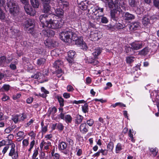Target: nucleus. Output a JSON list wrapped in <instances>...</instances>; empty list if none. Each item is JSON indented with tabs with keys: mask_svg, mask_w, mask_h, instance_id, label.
Here are the masks:
<instances>
[{
	"mask_svg": "<svg viewBox=\"0 0 159 159\" xmlns=\"http://www.w3.org/2000/svg\"><path fill=\"white\" fill-rule=\"evenodd\" d=\"M40 21L43 23V27H47L52 29H57L61 28L63 22L61 20L56 16H54L51 14H45L40 16Z\"/></svg>",
	"mask_w": 159,
	"mask_h": 159,
	"instance_id": "1",
	"label": "nucleus"
},
{
	"mask_svg": "<svg viewBox=\"0 0 159 159\" xmlns=\"http://www.w3.org/2000/svg\"><path fill=\"white\" fill-rule=\"evenodd\" d=\"M79 7L83 10H86L88 8V14L91 19L99 21L102 16V13L103 10L102 8L96 6L93 4L87 5L85 2L78 4Z\"/></svg>",
	"mask_w": 159,
	"mask_h": 159,
	"instance_id": "2",
	"label": "nucleus"
},
{
	"mask_svg": "<svg viewBox=\"0 0 159 159\" xmlns=\"http://www.w3.org/2000/svg\"><path fill=\"white\" fill-rule=\"evenodd\" d=\"M106 5L108 6L109 8H113L115 7V9L111 11V15L112 19L115 21L118 20V18L116 16V13L117 12L120 6V3L118 0H105Z\"/></svg>",
	"mask_w": 159,
	"mask_h": 159,
	"instance_id": "3",
	"label": "nucleus"
},
{
	"mask_svg": "<svg viewBox=\"0 0 159 159\" xmlns=\"http://www.w3.org/2000/svg\"><path fill=\"white\" fill-rule=\"evenodd\" d=\"M7 4L9 8V12L14 15H15L19 12V6L16 0H7Z\"/></svg>",
	"mask_w": 159,
	"mask_h": 159,
	"instance_id": "4",
	"label": "nucleus"
},
{
	"mask_svg": "<svg viewBox=\"0 0 159 159\" xmlns=\"http://www.w3.org/2000/svg\"><path fill=\"white\" fill-rule=\"evenodd\" d=\"M72 30L67 29L63 31L61 34V39L65 42H71V35Z\"/></svg>",
	"mask_w": 159,
	"mask_h": 159,
	"instance_id": "5",
	"label": "nucleus"
},
{
	"mask_svg": "<svg viewBox=\"0 0 159 159\" xmlns=\"http://www.w3.org/2000/svg\"><path fill=\"white\" fill-rule=\"evenodd\" d=\"M102 35L100 32L95 31L91 32L89 38L91 40H97L101 38Z\"/></svg>",
	"mask_w": 159,
	"mask_h": 159,
	"instance_id": "6",
	"label": "nucleus"
},
{
	"mask_svg": "<svg viewBox=\"0 0 159 159\" xmlns=\"http://www.w3.org/2000/svg\"><path fill=\"white\" fill-rule=\"evenodd\" d=\"M35 21L34 20L29 19L25 20L23 23V26L25 30H27L30 26H34Z\"/></svg>",
	"mask_w": 159,
	"mask_h": 159,
	"instance_id": "7",
	"label": "nucleus"
},
{
	"mask_svg": "<svg viewBox=\"0 0 159 159\" xmlns=\"http://www.w3.org/2000/svg\"><path fill=\"white\" fill-rule=\"evenodd\" d=\"M15 144L14 143L11 144V149L9 153V155L13 159H17L18 157V152L15 151Z\"/></svg>",
	"mask_w": 159,
	"mask_h": 159,
	"instance_id": "8",
	"label": "nucleus"
},
{
	"mask_svg": "<svg viewBox=\"0 0 159 159\" xmlns=\"http://www.w3.org/2000/svg\"><path fill=\"white\" fill-rule=\"evenodd\" d=\"M67 148V144L66 143L61 141L59 142L58 145V148L59 150L64 153L65 154H67L68 152L66 151Z\"/></svg>",
	"mask_w": 159,
	"mask_h": 159,
	"instance_id": "9",
	"label": "nucleus"
},
{
	"mask_svg": "<svg viewBox=\"0 0 159 159\" xmlns=\"http://www.w3.org/2000/svg\"><path fill=\"white\" fill-rule=\"evenodd\" d=\"M24 9L26 12L29 15L34 16L36 14V11L35 10L33 9L30 6L28 5H25Z\"/></svg>",
	"mask_w": 159,
	"mask_h": 159,
	"instance_id": "10",
	"label": "nucleus"
},
{
	"mask_svg": "<svg viewBox=\"0 0 159 159\" xmlns=\"http://www.w3.org/2000/svg\"><path fill=\"white\" fill-rule=\"evenodd\" d=\"M142 43L140 41L135 42L131 44L132 48L135 50H137L141 48L142 47Z\"/></svg>",
	"mask_w": 159,
	"mask_h": 159,
	"instance_id": "11",
	"label": "nucleus"
},
{
	"mask_svg": "<svg viewBox=\"0 0 159 159\" xmlns=\"http://www.w3.org/2000/svg\"><path fill=\"white\" fill-rule=\"evenodd\" d=\"M67 0H57V5L60 8H64L67 7L68 6L69 3L66 1Z\"/></svg>",
	"mask_w": 159,
	"mask_h": 159,
	"instance_id": "12",
	"label": "nucleus"
},
{
	"mask_svg": "<svg viewBox=\"0 0 159 159\" xmlns=\"http://www.w3.org/2000/svg\"><path fill=\"white\" fill-rule=\"evenodd\" d=\"M129 28L130 30H137L140 28V23L138 21L133 22L130 24Z\"/></svg>",
	"mask_w": 159,
	"mask_h": 159,
	"instance_id": "13",
	"label": "nucleus"
},
{
	"mask_svg": "<svg viewBox=\"0 0 159 159\" xmlns=\"http://www.w3.org/2000/svg\"><path fill=\"white\" fill-rule=\"evenodd\" d=\"M135 17V16L134 15L130 14L128 12H125L123 16L124 19L126 20H134Z\"/></svg>",
	"mask_w": 159,
	"mask_h": 159,
	"instance_id": "14",
	"label": "nucleus"
},
{
	"mask_svg": "<svg viewBox=\"0 0 159 159\" xmlns=\"http://www.w3.org/2000/svg\"><path fill=\"white\" fill-rule=\"evenodd\" d=\"M88 125L85 123L82 124L80 127V131L83 134H85L88 131Z\"/></svg>",
	"mask_w": 159,
	"mask_h": 159,
	"instance_id": "15",
	"label": "nucleus"
},
{
	"mask_svg": "<svg viewBox=\"0 0 159 159\" xmlns=\"http://www.w3.org/2000/svg\"><path fill=\"white\" fill-rule=\"evenodd\" d=\"M49 3H42L43 7V11L44 13H49L51 7L49 5Z\"/></svg>",
	"mask_w": 159,
	"mask_h": 159,
	"instance_id": "16",
	"label": "nucleus"
},
{
	"mask_svg": "<svg viewBox=\"0 0 159 159\" xmlns=\"http://www.w3.org/2000/svg\"><path fill=\"white\" fill-rule=\"evenodd\" d=\"M91 59L90 61H88V57L85 58L84 59L85 62L87 63H91L94 66L97 65L98 63V61L94 60L92 58H91Z\"/></svg>",
	"mask_w": 159,
	"mask_h": 159,
	"instance_id": "17",
	"label": "nucleus"
},
{
	"mask_svg": "<svg viewBox=\"0 0 159 159\" xmlns=\"http://www.w3.org/2000/svg\"><path fill=\"white\" fill-rule=\"evenodd\" d=\"M63 64V62L61 60H57L54 62L53 66L54 67L57 69L61 67L62 66Z\"/></svg>",
	"mask_w": 159,
	"mask_h": 159,
	"instance_id": "18",
	"label": "nucleus"
},
{
	"mask_svg": "<svg viewBox=\"0 0 159 159\" xmlns=\"http://www.w3.org/2000/svg\"><path fill=\"white\" fill-rule=\"evenodd\" d=\"M43 32L45 35L48 36H53L55 34V32L52 30H48L47 31L43 30Z\"/></svg>",
	"mask_w": 159,
	"mask_h": 159,
	"instance_id": "19",
	"label": "nucleus"
},
{
	"mask_svg": "<svg viewBox=\"0 0 159 159\" xmlns=\"http://www.w3.org/2000/svg\"><path fill=\"white\" fill-rule=\"evenodd\" d=\"M55 11V13L57 16L61 17L63 16L64 11L61 8H57Z\"/></svg>",
	"mask_w": 159,
	"mask_h": 159,
	"instance_id": "20",
	"label": "nucleus"
},
{
	"mask_svg": "<svg viewBox=\"0 0 159 159\" xmlns=\"http://www.w3.org/2000/svg\"><path fill=\"white\" fill-rule=\"evenodd\" d=\"M31 4L35 8H38L39 3L38 0H30Z\"/></svg>",
	"mask_w": 159,
	"mask_h": 159,
	"instance_id": "21",
	"label": "nucleus"
},
{
	"mask_svg": "<svg viewBox=\"0 0 159 159\" xmlns=\"http://www.w3.org/2000/svg\"><path fill=\"white\" fill-rule=\"evenodd\" d=\"M142 23L144 26H148L150 24V20L147 17H144L142 19Z\"/></svg>",
	"mask_w": 159,
	"mask_h": 159,
	"instance_id": "22",
	"label": "nucleus"
},
{
	"mask_svg": "<svg viewBox=\"0 0 159 159\" xmlns=\"http://www.w3.org/2000/svg\"><path fill=\"white\" fill-rule=\"evenodd\" d=\"M46 61V60L45 59L43 58H40L37 60V64L39 66L43 65Z\"/></svg>",
	"mask_w": 159,
	"mask_h": 159,
	"instance_id": "23",
	"label": "nucleus"
},
{
	"mask_svg": "<svg viewBox=\"0 0 159 159\" xmlns=\"http://www.w3.org/2000/svg\"><path fill=\"white\" fill-rule=\"evenodd\" d=\"M83 119V117L82 116L80 115H77L75 119V123L77 124H80Z\"/></svg>",
	"mask_w": 159,
	"mask_h": 159,
	"instance_id": "24",
	"label": "nucleus"
},
{
	"mask_svg": "<svg viewBox=\"0 0 159 159\" xmlns=\"http://www.w3.org/2000/svg\"><path fill=\"white\" fill-rule=\"evenodd\" d=\"M72 34L71 35V41L72 40L75 41L78 39L79 38L77 34V33L74 32L72 31Z\"/></svg>",
	"mask_w": 159,
	"mask_h": 159,
	"instance_id": "25",
	"label": "nucleus"
},
{
	"mask_svg": "<svg viewBox=\"0 0 159 159\" xmlns=\"http://www.w3.org/2000/svg\"><path fill=\"white\" fill-rule=\"evenodd\" d=\"M149 149L150 152L155 157L157 155L158 152V149L157 148H149Z\"/></svg>",
	"mask_w": 159,
	"mask_h": 159,
	"instance_id": "26",
	"label": "nucleus"
},
{
	"mask_svg": "<svg viewBox=\"0 0 159 159\" xmlns=\"http://www.w3.org/2000/svg\"><path fill=\"white\" fill-rule=\"evenodd\" d=\"M101 53V51L100 48H97L95 49L93 53L92 54L95 58H96Z\"/></svg>",
	"mask_w": 159,
	"mask_h": 159,
	"instance_id": "27",
	"label": "nucleus"
},
{
	"mask_svg": "<svg viewBox=\"0 0 159 159\" xmlns=\"http://www.w3.org/2000/svg\"><path fill=\"white\" fill-rule=\"evenodd\" d=\"M44 44L46 46L49 47L53 46V44L52 41L49 39H47L44 41Z\"/></svg>",
	"mask_w": 159,
	"mask_h": 159,
	"instance_id": "28",
	"label": "nucleus"
},
{
	"mask_svg": "<svg viewBox=\"0 0 159 159\" xmlns=\"http://www.w3.org/2000/svg\"><path fill=\"white\" fill-rule=\"evenodd\" d=\"M57 98L59 103L60 106L61 107H63L64 105V99L62 98V97L59 96H57Z\"/></svg>",
	"mask_w": 159,
	"mask_h": 159,
	"instance_id": "29",
	"label": "nucleus"
},
{
	"mask_svg": "<svg viewBox=\"0 0 159 159\" xmlns=\"http://www.w3.org/2000/svg\"><path fill=\"white\" fill-rule=\"evenodd\" d=\"M148 49L147 48H145L141 50L139 53V54L141 55H145L148 54Z\"/></svg>",
	"mask_w": 159,
	"mask_h": 159,
	"instance_id": "30",
	"label": "nucleus"
},
{
	"mask_svg": "<svg viewBox=\"0 0 159 159\" xmlns=\"http://www.w3.org/2000/svg\"><path fill=\"white\" fill-rule=\"evenodd\" d=\"M68 57L71 59L74 58L75 55V52L73 50H70L68 52Z\"/></svg>",
	"mask_w": 159,
	"mask_h": 159,
	"instance_id": "31",
	"label": "nucleus"
},
{
	"mask_svg": "<svg viewBox=\"0 0 159 159\" xmlns=\"http://www.w3.org/2000/svg\"><path fill=\"white\" fill-rule=\"evenodd\" d=\"M114 148V143H113L111 141L107 145V148L108 150L110 151H112Z\"/></svg>",
	"mask_w": 159,
	"mask_h": 159,
	"instance_id": "32",
	"label": "nucleus"
},
{
	"mask_svg": "<svg viewBox=\"0 0 159 159\" xmlns=\"http://www.w3.org/2000/svg\"><path fill=\"white\" fill-rule=\"evenodd\" d=\"M134 57H128L126 58V61L128 63H131L134 61Z\"/></svg>",
	"mask_w": 159,
	"mask_h": 159,
	"instance_id": "33",
	"label": "nucleus"
},
{
	"mask_svg": "<svg viewBox=\"0 0 159 159\" xmlns=\"http://www.w3.org/2000/svg\"><path fill=\"white\" fill-rule=\"evenodd\" d=\"M66 123H70L72 120L71 116L69 115H66L65 116L64 119Z\"/></svg>",
	"mask_w": 159,
	"mask_h": 159,
	"instance_id": "34",
	"label": "nucleus"
},
{
	"mask_svg": "<svg viewBox=\"0 0 159 159\" xmlns=\"http://www.w3.org/2000/svg\"><path fill=\"white\" fill-rule=\"evenodd\" d=\"M121 144L120 143H118L116 145V153H119L122 150Z\"/></svg>",
	"mask_w": 159,
	"mask_h": 159,
	"instance_id": "35",
	"label": "nucleus"
},
{
	"mask_svg": "<svg viewBox=\"0 0 159 159\" xmlns=\"http://www.w3.org/2000/svg\"><path fill=\"white\" fill-rule=\"evenodd\" d=\"M88 105L87 103H85L83 106H82V110L83 112L86 113L88 112Z\"/></svg>",
	"mask_w": 159,
	"mask_h": 159,
	"instance_id": "36",
	"label": "nucleus"
},
{
	"mask_svg": "<svg viewBox=\"0 0 159 159\" xmlns=\"http://www.w3.org/2000/svg\"><path fill=\"white\" fill-rule=\"evenodd\" d=\"M153 102L156 103L158 111H159V97L157 95L156 96L154 100H153Z\"/></svg>",
	"mask_w": 159,
	"mask_h": 159,
	"instance_id": "37",
	"label": "nucleus"
},
{
	"mask_svg": "<svg viewBox=\"0 0 159 159\" xmlns=\"http://www.w3.org/2000/svg\"><path fill=\"white\" fill-rule=\"evenodd\" d=\"M103 12V11H102ZM102 16L100 17V19L99 20V21H98H98H100V20L101 19V22L103 23H107L108 22V20L107 19V18L105 17H102V15H103V12H102Z\"/></svg>",
	"mask_w": 159,
	"mask_h": 159,
	"instance_id": "38",
	"label": "nucleus"
},
{
	"mask_svg": "<svg viewBox=\"0 0 159 159\" xmlns=\"http://www.w3.org/2000/svg\"><path fill=\"white\" fill-rule=\"evenodd\" d=\"M57 108L54 107L50 109L49 111V115L52 114V115H54L57 111Z\"/></svg>",
	"mask_w": 159,
	"mask_h": 159,
	"instance_id": "39",
	"label": "nucleus"
},
{
	"mask_svg": "<svg viewBox=\"0 0 159 159\" xmlns=\"http://www.w3.org/2000/svg\"><path fill=\"white\" fill-rule=\"evenodd\" d=\"M42 128V132L43 133H45L47 130V125H44L43 122L41 123Z\"/></svg>",
	"mask_w": 159,
	"mask_h": 159,
	"instance_id": "40",
	"label": "nucleus"
},
{
	"mask_svg": "<svg viewBox=\"0 0 159 159\" xmlns=\"http://www.w3.org/2000/svg\"><path fill=\"white\" fill-rule=\"evenodd\" d=\"M39 150V148H35L34 151V153L32 156V158H36L38 154V151Z\"/></svg>",
	"mask_w": 159,
	"mask_h": 159,
	"instance_id": "41",
	"label": "nucleus"
},
{
	"mask_svg": "<svg viewBox=\"0 0 159 159\" xmlns=\"http://www.w3.org/2000/svg\"><path fill=\"white\" fill-rule=\"evenodd\" d=\"M19 116L16 115L13 117L12 120L15 123H16L18 121H20V120H19Z\"/></svg>",
	"mask_w": 159,
	"mask_h": 159,
	"instance_id": "42",
	"label": "nucleus"
},
{
	"mask_svg": "<svg viewBox=\"0 0 159 159\" xmlns=\"http://www.w3.org/2000/svg\"><path fill=\"white\" fill-rule=\"evenodd\" d=\"M76 44L80 46L83 42V40L81 39L78 38V39L75 41Z\"/></svg>",
	"mask_w": 159,
	"mask_h": 159,
	"instance_id": "43",
	"label": "nucleus"
},
{
	"mask_svg": "<svg viewBox=\"0 0 159 159\" xmlns=\"http://www.w3.org/2000/svg\"><path fill=\"white\" fill-rule=\"evenodd\" d=\"M6 60V57L5 56H2L0 57V65H3Z\"/></svg>",
	"mask_w": 159,
	"mask_h": 159,
	"instance_id": "44",
	"label": "nucleus"
},
{
	"mask_svg": "<svg viewBox=\"0 0 159 159\" xmlns=\"http://www.w3.org/2000/svg\"><path fill=\"white\" fill-rule=\"evenodd\" d=\"M129 3L131 7H135V0H129Z\"/></svg>",
	"mask_w": 159,
	"mask_h": 159,
	"instance_id": "45",
	"label": "nucleus"
},
{
	"mask_svg": "<svg viewBox=\"0 0 159 159\" xmlns=\"http://www.w3.org/2000/svg\"><path fill=\"white\" fill-rule=\"evenodd\" d=\"M128 135L129 137L130 138L131 141L134 142L135 140L133 139V136L132 134V130L131 129L129 130Z\"/></svg>",
	"mask_w": 159,
	"mask_h": 159,
	"instance_id": "46",
	"label": "nucleus"
},
{
	"mask_svg": "<svg viewBox=\"0 0 159 159\" xmlns=\"http://www.w3.org/2000/svg\"><path fill=\"white\" fill-rule=\"evenodd\" d=\"M5 18V14L0 8V19L3 20Z\"/></svg>",
	"mask_w": 159,
	"mask_h": 159,
	"instance_id": "47",
	"label": "nucleus"
},
{
	"mask_svg": "<svg viewBox=\"0 0 159 159\" xmlns=\"http://www.w3.org/2000/svg\"><path fill=\"white\" fill-rule=\"evenodd\" d=\"M16 134L18 136L21 137L22 139H23L24 138V133L23 131H19L16 133Z\"/></svg>",
	"mask_w": 159,
	"mask_h": 159,
	"instance_id": "48",
	"label": "nucleus"
},
{
	"mask_svg": "<svg viewBox=\"0 0 159 159\" xmlns=\"http://www.w3.org/2000/svg\"><path fill=\"white\" fill-rule=\"evenodd\" d=\"M34 26H32V27L29 29L28 28L27 30H26L27 31L28 33L33 34L34 33Z\"/></svg>",
	"mask_w": 159,
	"mask_h": 159,
	"instance_id": "49",
	"label": "nucleus"
},
{
	"mask_svg": "<svg viewBox=\"0 0 159 159\" xmlns=\"http://www.w3.org/2000/svg\"><path fill=\"white\" fill-rule=\"evenodd\" d=\"M35 144V141L33 140L30 143V148L28 150V151L30 152L31 149L33 148L34 145Z\"/></svg>",
	"mask_w": 159,
	"mask_h": 159,
	"instance_id": "50",
	"label": "nucleus"
},
{
	"mask_svg": "<svg viewBox=\"0 0 159 159\" xmlns=\"http://www.w3.org/2000/svg\"><path fill=\"white\" fill-rule=\"evenodd\" d=\"M115 27L118 29H122L124 28L123 25L119 23L116 24Z\"/></svg>",
	"mask_w": 159,
	"mask_h": 159,
	"instance_id": "51",
	"label": "nucleus"
},
{
	"mask_svg": "<svg viewBox=\"0 0 159 159\" xmlns=\"http://www.w3.org/2000/svg\"><path fill=\"white\" fill-rule=\"evenodd\" d=\"M41 75V73L40 72H37L34 75L31 76V78L34 79H38L40 76Z\"/></svg>",
	"mask_w": 159,
	"mask_h": 159,
	"instance_id": "52",
	"label": "nucleus"
},
{
	"mask_svg": "<svg viewBox=\"0 0 159 159\" xmlns=\"http://www.w3.org/2000/svg\"><path fill=\"white\" fill-rule=\"evenodd\" d=\"M15 128V126H12L11 127L6 128L5 129V131L7 133H10Z\"/></svg>",
	"mask_w": 159,
	"mask_h": 159,
	"instance_id": "53",
	"label": "nucleus"
},
{
	"mask_svg": "<svg viewBox=\"0 0 159 159\" xmlns=\"http://www.w3.org/2000/svg\"><path fill=\"white\" fill-rule=\"evenodd\" d=\"M57 128L59 130L62 131L63 129L64 126L62 124L59 123L57 125Z\"/></svg>",
	"mask_w": 159,
	"mask_h": 159,
	"instance_id": "54",
	"label": "nucleus"
},
{
	"mask_svg": "<svg viewBox=\"0 0 159 159\" xmlns=\"http://www.w3.org/2000/svg\"><path fill=\"white\" fill-rule=\"evenodd\" d=\"M80 47H81V49L83 50H86L87 48V45L84 41L80 46Z\"/></svg>",
	"mask_w": 159,
	"mask_h": 159,
	"instance_id": "55",
	"label": "nucleus"
},
{
	"mask_svg": "<svg viewBox=\"0 0 159 159\" xmlns=\"http://www.w3.org/2000/svg\"><path fill=\"white\" fill-rule=\"evenodd\" d=\"M23 145L25 146H27L29 143V141L27 139H24L22 142Z\"/></svg>",
	"mask_w": 159,
	"mask_h": 159,
	"instance_id": "56",
	"label": "nucleus"
},
{
	"mask_svg": "<svg viewBox=\"0 0 159 159\" xmlns=\"http://www.w3.org/2000/svg\"><path fill=\"white\" fill-rule=\"evenodd\" d=\"M54 159H59L60 157V155L58 153H55L52 156Z\"/></svg>",
	"mask_w": 159,
	"mask_h": 159,
	"instance_id": "57",
	"label": "nucleus"
},
{
	"mask_svg": "<svg viewBox=\"0 0 159 159\" xmlns=\"http://www.w3.org/2000/svg\"><path fill=\"white\" fill-rule=\"evenodd\" d=\"M67 89L68 92H71L74 90V89L72 86L68 85L67 87Z\"/></svg>",
	"mask_w": 159,
	"mask_h": 159,
	"instance_id": "58",
	"label": "nucleus"
},
{
	"mask_svg": "<svg viewBox=\"0 0 159 159\" xmlns=\"http://www.w3.org/2000/svg\"><path fill=\"white\" fill-rule=\"evenodd\" d=\"M87 123L88 125H89V126H92L94 123V121L92 119H90L87 121Z\"/></svg>",
	"mask_w": 159,
	"mask_h": 159,
	"instance_id": "59",
	"label": "nucleus"
},
{
	"mask_svg": "<svg viewBox=\"0 0 159 159\" xmlns=\"http://www.w3.org/2000/svg\"><path fill=\"white\" fill-rule=\"evenodd\" d=\"M153 3L155 7L159 8V0H154Z\"/></svg>",
	"mask_w": 159,
	"mask_h": 159,
	"instance_id": "60",
	"label": "nucleus"
},
{
	"mask_svg": "<svg viewBox=\"0 0 159 159\" xmlns=\"http://www.w3.org/2000/svg\"><path fill=\"white\" fill-rule=\"evenodd\" d=\"M9 147L8 146H5L3 149L2 153L3 154H4L7 152V150L8 149Z\"/></svg>",
	"mask_w": 159,
	"mask_h": 159,
	"instance_id": "61",
	"label": "nucleus"
},
{
	"mask_svg": "<svg viewBox=\"0 0 159 159\" xmlns=\"http://www.w3.org/2000/svg\"><path fill=\"white\" fill-rule=\"evenodd\" d=\"M56 73L57 75H60L57 76L58 77H61L62 75V70L61 69L58 70L56 71Z\"/></svg>",
	"mask_w": 159,
	"mask_h": 159,
	"instance_id": "62",
	"label": "nucleus"
},
{
	"mask_svg": "<svg viewBox=\"0 0 159 159\" xmlns=\"http://www.w3.org/2000/svg\"><path fill=\"white\" fill-rule=\"evenodd\" d=\"M107 151L108 150L106 149L103 150L102 149H101V150H100V151L103 155H106L107 153Z\"/></svg>",
	"mask_w": 159,
	"mask_h": 159,
	"instance_id": "63",
	"label": "nucleus"
},
{
	"mask_svg": "<svg viewBox=\"0 0 159 159\" xmlns=\"http://www.w3.org/2000/svg\"><path fill=\"white\" fill-rule=\"evenodd\" d=\"M63 97L65 98H68L70 97V93H65L63 94Z\"/></svg>",
	"mask_w": 159,
	"mask_h": 159,
	"instance_id": "64",
	"label": "nucleus"
}]
</instances>
